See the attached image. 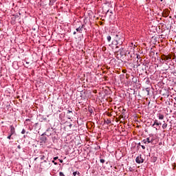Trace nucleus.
I'll list each match as a JSON object with an SVG mask.
<instances>
[{"instance_id": "1", "label": "nucleus", "mask_w": 176, "mask_h": 176, "mask_svg": "<svg viewBox=\"0 0 176 176\" xmlns=\"http://www.w3.org/2000/svg\"><path fill=\"white\" fill-rule=\"evenodd\" d=\"M114 40L116 42V45H123V42H124V37L120 33H118L116 35Z\"/></svg>"}, {"instance_id": "2", "label": "nucleus", "mask_w": 176, "mask_h": 176, "mask_svg": "<svg viewBox=\"0 0 176 176\" xmlns=\"http://www.w3.org/2000/svg\"><path fill=\"white\" fill-rule=\"evenodd\" d=\"M144 161H145V159L144 158V156H142V155H140L135 159V162L138 164H141V163H144Z\"/></svg>"}, {"instance_id": "3", "label": "nucleus", "mask_w": 176, "mask_h": 176, "mask_svg": "<svg viewBox=\"0 0 176 176\" xmlns=\"http://www.w3.org/2000/svg\"><path fill=\"white\" fill-rule=\"evenodd\" d=\"M162 60H166V61H168L171 60V55H168V56L162 55Z\"/></svg>"}, {"instance_id": "4", "label": "nucleus", "mask_w": 176, "mask_h": 176, "mask_svg": "<svg viewBox=\"0 0 176 176\" xmlns=\"http://www.w3.org/2000/svg\"><path fill=\"white\" fill-rule=\"evenodd\" d=\"M83 28H85V25H82V26H80L79 28H76L77 32H82L81 31H83Z\"/></svg>"}, {"instance_id": "5", "label": "nucleus", "mask_w": 176, "mask_h": 176, "mask_svg": "<svg viewBox=\"0 0 176 176\" xmlns=\"http://www.w3.org/2000/svg\"><path fill=\"white\" fill-rule=\"evenodd\" d=\"M10 132H11V135H13V134H14V127L10 126Z\"/></svg>"}, {"instance_id": "6", "label": "nucleus", "mask_w": 176, "mask_h": 176, "mask_svg": "<svg viewBox=\"0 0 176 176\" xmlns=\"http://www.w3.org/2000/svg\"><path fill=\"white\" fill-rule=\"evenodd\" d=\"M73 175L74 176H80V173L78 172V171H75L73 173Z\"/></svg>"}, {"instance_id": "7", "label": "nucleus", "mask_w": 176, "mask_h": 176, "mask_svg": "<svg viewBox=\"0 0 176 176\" xmlns=\"http://www.w3.org/2000/svg\"><path fill=\"white\" fill-rule=\"evenodd\" d=\"M124 50L123 48H120V49L119 50L120 56H123V54H124L123 53V51H124Z\"/></svg>"}, {"instance_id": "8", "label": "nucleus", "mask_w": 176, "mask_h": 176, "mask_svg": "<svg viewBox=\"0 0 176 176\" xmlns=\"http://www.w3.org/2000/svg\"><path fill=\"white\" fill-rule=\"evenodd\" d=\"M158 118L160 120H163V119H164V116H163V114H160Z\"/></svg>"}, {"instance_id": "9", "label": "nucleus", "mask_w": 176, "mask_h": 176, "mask_svg": "<svg viewBox=\"0 0 176 176\" xmlns=\"http://www.w3.org/2000/svg\"><path fill=\"white\" fill-rule=\"evenodd\" d=\"M155 124H156L157 126H159L160 124H160L159 122H157V120H155L154 121V124H153V126H155Z\"/></svg>"}, {"instance_id": "10", "label": "nucleus", "mask_w": 176, "mask_h": 176, "mask_svg": "<svg viewBox=\"0 0 176 176\" xmlns=\"http://www.w3.org/2000/svg\"><path fill=\"white\" fill-rule=\"evenodd\" d=\"M162 129H163L164 130H166V129H167V124L164 123L163 125H162Z\"/></svg>"}, {"instance_id": "11", "label": "nucleus", "mask_w": 176, "mask_h": 176, "mask_svg": "<svg viewBox=\"0 0 176 176\" xmlns=\"http://www.w3.org/2000/svg\"><path fill=\"white\" fill-rule=\"evenodd\" d=\"M146 140L148 144H151V142H152V140H151V139L149 138H147Z\"/></svg>"}, {"instance_id": "12", "label": "nucleus", "mask_w": 176, "mask_h": 176, "mask_svg": "<svg viewBox=\"0 0 176 176\" xmlns=\"http://www.w3.org/2000/svg\"><path fill=\"white\" fill-rule=\"evenodd\" d=\"M105 122L107 124H111V120H107Z\"/></svg>"}, {"instance_id": "13", "label": "nucleus", "mask_w": 176, "mask_h": 176, "mask_svg": "<svg viewBox=\"0 0 176 176\" xmlns=\"http://www.w3.org/2000/svg\"><path fill=\"white\" fill-rule=\"evenodd\" d=\"M111 36H107V41H108V42H111Z\"/></svg>"}, {"instance_id": "14", "label": "nucleus", "mask_w": 176, "mask_h": 176, "mask_svg": "<svg viewBox=\"0 0 176 176\" xmlns=\"http://www.w3.org/2000/svg\"><path fill=\"white\" fill-rule=\"evenodd\" d=\"M46 157H45V155H41V160H45V158Z\"/></svg>"}, {"instance_id": "15", "label": "nucleus", "mask_w": 176, "mask_h": 176, "mask_svg": "<svg viewBox=\"0 0 176 176\" xmlns=\"http://www.w3.org/2000/svg\"><path fill=\"white\" fill-rule=\"evenodd\" d=\"M100 163H105V160L100 159Z\"/></svg>"}, {"instance_id": "16", "label": "nucleus", "mask_w": 176, "mask_h": 176, "mask_svg": "<svg viewBox=\"0 0 176 176\" xmlns=\"http://www.w3.org/2000/svg\"><path fill=\"white\" fill-rule=\"evenodd\" d=\"M59 176H65L63 172L59 173Z\"/></svg>"}, {"instance_id": "17", "label": "nucleus", "mask_w": 176, "mask_h": 176, "mask_svg": "<svg viewBox=\"0 0 176 176\" xmlns=\"http://www.w3.org/2000/svg\"><path fill=\"white\" fill-rule=\"evenodd\" d=\"M67 113H72V111L67 110Z\"/></svg>"}, {"instance_id": "18", "label": "nucleus", "mask_w": 176, "mask_h": 176, "mask_svg": "<svg viewBox=\"0 0 176 176\" xmlns=\"http://www.w3.org/2000/svg\"><path fill=\"white\" fill-rule=\"evenodd\" d=\"M144 144H147L146 139L143 140Z\"/></svg>"}, {"instance_id": "19", "label": "nucleus", "mask_w": 176, "mask_h": 176, "mask_svg": "<svg viewBox=\"0 0 176 176\" xmlns=\"http://www.w3.org/2000/svg\"><path fill=\"white\" fill-rule=\"evenodd\" d=\"M52 163H54V164H55V166H57V162L52 161Z\"/></svg>"}, {"instance_id": "20", "label": "nucleus", "mask_w": 176, "mask_h": 176, "mask_svg": "<svg viewBox=\"0 0 176 176\" xmlns=\"http://www.w3.org/2000/svg\"><path fill=\"white\" fill-rule=\"evenodd\" d=\"M11 137H12V135H10L9 136H8V139L10 140Z\"/></svg>"}, {"instance_id": "21", "label": "nucleus", "mask_w": 176, "mask_h": 176, "mask_svg": "<svg viewBox=\"0 0 176 176\" xmlns=\"http://www.w3.org/2000/svg\"><path fill=\"white\" fill-rule=\"evenodd\" d=\"M28 122H30V120H26L25 122V124L26 123H28Z\"/></svg>"}, {"instance_id": "22", "label": "nucleus", "mask_w": 176, "mask_h": 176, "mask_svg": "<svg viewBox=\"0 0 176 176\" xmlns=\"http://www.w3.org/2000/svg\"><path fill=\"white\" fill-rule=\"evenodd\" d=\"M57 159H58V157H54V160H57Z\"/></svg>"}, {"instance_id": "23", "label": "nucleus", "mask_w": 176, "mask_h": 176, "mask_svg": "<svg viewBox=\"0 0 176 176\" xmlns=\"http://www.w3.org/2000/svg\"><path fill=\"white\" fill-rule=\"evenodd\" d=\"M141 147L142 148V149H145V146L142 145Z\"/></svg>"}, {"instance_id": "24", "label": "nucleus", "mask_w": 176, "mask_h": 176, "mask_svg": "<svg viewBox=\"0 0 176 176\" xmlns=\"http://www.w3.org/2000/svg\"><path fill=\"white\" fill-rule=\"evenodd\" d=\"M18 148L19 149H21V146H20V145L18 146Z\"/></svg>"}, {"instance_id": "25", "label": "nucleus", "mask_w": 176, "mask_h": 176, "mask_svg": "<svg viewBox=\"0 0 176 176\" xmlns=\"http://www.w3.org/2000/svg\"><path fill=\"white\" fill-rule=\"evenodd\" d=\"M60 163H63V160H59Z\"/></svg>"}, {"instance_id": "26", "label": "nucleus", "mask_w": 176, "mask_h": 176, "mask_svg": "<svg viewBox=\"0 0 176 176\" xmlns=\"http://www.w3.org/2000/svg\"><path fill=\"white\" fill-rule=\"evenodd\" d=\"M74 35H76V32H74Z\"/></svg>"}, {"instance_id": "27", "label": "nucleus", "mask_w": 176, "mask_h": 176, "mask_svg": "<svg viewBox=\"0 0 176 176\" xmlns=\"http://www.w3.org/2000/svg\"><path fill=\"white\" fill-rule=\"evenodd\" d=\"M24 133H25V131L23 129V134H24Z\"/></svg>"}, {"instance_id": "28", "label": "nucleus", "mask_w": 176, "mask_h": 176, "mask_svg": "<svg viewBox=\"0 0 176 176\" xmlns=\"http://www.w3.org/2000/svg\"><path fill=\"white\" fill-rule=\"evenodd\" d=\"M118 48H119V47H118V46H116V49H118Z\"/></svg>"}, {"instance_id": "29", "label": "nucleus", "mask_w": 176, "mask_h": 176, "mask_svg": "<svg viewBox=\"0 0 176 176\" xmlns=\"http://www.w3.org/2000/svg\"><path fill=\"white\" fill-rule=\"evenodd\" d=\"M26 64H30V62H26Z\"/></svg>"}, {"instance_id": "30", "label": "nucleus", "mask_w": 176, "mask_h": 176, "mask_svg": "<svg viewBox=\"0 0 176 176\" xmlns=\"http://www.w3.org/2000/svg\"><path fill=\"white\" fill-rule=\"evenodd\" d=\"M44 163H47V161H46V160H44Z\"/></svg>"}, {"instance_id": "31", "label": "nucleus", "mask_w": 176, "mask_h": 176, "mask_svg": "<svg viewBox=\"0 0 176 176\" xmlns=\"http://www.w3.org/2000/svg\"><path fill=\"white\" fill-rule=\"evenodd\" d=\"M25 1H26L25 3L28 2V0H25Z\"/></svg>"}, {"instance_id": "32", "label": "nucleus", "mask_w": 176, "mask_h": 176, "mask_svg": "<svg viewBox=\"0 0 176 176\" xmlns=\"http://www.w3.org/2000/svg\"><path fill=\"white\" fill-rule=\"evenodd\" d=\"M38 159V157H36L35 159H34V160H36Z\"/></svg>"}, {"instance_id": "33", "label": "nucleus", "mask_w": 176, "mask_h": 176, "mask_svg": "<svg viewBox=\"0 0 176 176\" xmlns=\"http://www.w3.org/2000/svg\"><path fill=\"white\" fill-rule=\"evenodd\" d=\"M139 145L141 146L142 145H141V143H139Z\"/></svg>"}, {"instance_id": "34", "label": "nucleus", "mask_w": 176, "mask_h": 176, "mask_svg": "<svg viewBox=\"0 0 176 176\" xmlns=\"http://www.w3.org/2000/svg\"><path fill=\"white\" fill-rule=\"evenodd\" d=\"M102 50H105V48H102Z\"/></svg>"}, {"instance_id": "35", "label": "nucleus", "mask_w": 176, "mask_h": 176, "mask_svg": "<svg viewBox=\"0 0 176 176\" xmlns=\"http://www.w3.org/2000/svg\"><path fill=\"white\" fill-rule=\"evenodd\" d=\"M102 50H105V48H102Z\"/></svg>"}, {"instance_id": "36", "label": "nucleus", "mask_w": 176, "mask_h": 176, "mask_svg": "<svg viewBox=\"0 0 176 176\" xmlns=\"http://www.w3.org/2000/svg\"><path fill=\"white\" fill-rule=\"evenodd\" d=\"M26 68H28V66H25Z\"/></svg>"}, {"instance_id": "37", "label": "nucleus", "mask_w": 176, "mask_h": 176, "mask_svg": "<svg viewBox=\"0 0 176 176\" xmlns=\"http://www.w3.org/2000/svg\"><path fill=\"white\" fill-rule=\"evenodd\" d=\"M161 2H163V0H161Z\"/></svg>"}]
</instances>
